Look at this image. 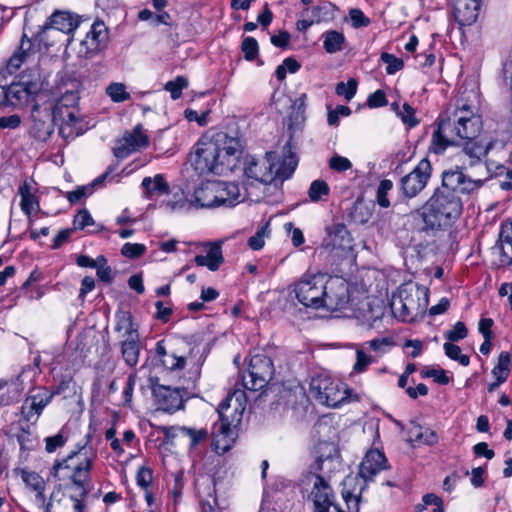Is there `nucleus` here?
Returning a JSON list of instances; mask_svg holds the SVG:
<instances>
[{"instance_id": "obj_1", "label": "nucleus", "mask_w": 512, "mask_h": 512, "mask_svg": "<svg viewBox=\"0 0 512 512\" xmlns=\"http://www.w3.org/2000/svg\"><path fill=\"white\" fill-rule=\"evenodd\" d=\"M86 443L71 451L61 460H56L50 474L58 481H70L68 485L54 488L46 512H87L86 499L92 489L91 473L98 458L97 450Z\"/></svg>"}, {"instance_id": "obj_2", "label": "nucleus", "mask_w": 512, "mask_h": 512, "mask_svg": "<svg viewBox=\"0 0 512 512\" xmlns=\"http://www.w3.org/2000/svg\"><path fill=\"white\" fill-rule=\"evenodd\" d=\"M241 153V143L225 132L202 136L195 145L192 165L199 174L231 172Z\"/></svg>"}, {"instance_id": "obj_3", "label": "nucleus", "mask_w": 512, "mask_h": 512, "mask_svg": "<svg viewBox=\"0 0 512 512\" xmlns=\"http://www.w3.org/2000/svg\"><path fill=\"white\" fill-rule=\"evenodd\" d=\"M482 127L481 116L475 114L468 105L457 108L450 115H440L437 129L432 134L429 151L443 154L449 146L479 137Z\"/></svg>"}, {"instance_id": "obj_4", "label": "nucleus", "mask_w": 512, "mask_h": 512, "mask_svg": "<svg viewBox=\"0 0 512 512\" xmlns=\"http://www.w3.org/2000/svg\"><path fill=\"white\" fill-rule=\"evenodd\" d=\"M462 212V198L440 186L434 190L422 208L414 212V215L421 220L419 230L430 232L452 226Z\"/></svg>"}, {"instance_id": "obj_5", "label": "nucleus", "mask_w": 512, "mask_h": 512, "mask_svg": "<svg viewBox=\"0 0 512 512\" xmlns=\"http://www.w3.org/2000/svg\"><path fill=\"white\" fill-rule=\"evenodd\" d=\"M246 394L244 390L235 389L222 400L217 408L219 423L214 426L212 447L218 455L229 451L236 439L233 430L235 423L241 421L245 410Z\"/></svg>"}, {"instance_id": "obj_6", "label": "nucleus", "mask_w": 512, "mask_h": 512, "mask_svg": "<svg viewBox=\"0 0 512 512\" xmlns=\"http://www.w3.org/2000/svg\"><path fill=\"white\" fill-rule=\"evenodd\" d=\"M428 305V289L413 282L402 284L391 297L390 307L395 318L413 322L422 317Z\"/></svg>"}, {"instance_id": "obj_7", "label": "nucleus", "mask_w": 512, "mask_h": 512, "mask_svg": "<svg viewBox=\"0 0 512 512\" xmlns=\"http://www.w3.org/2000/svg\"><path fill=\"white\" fill-rule=\"evenodd\" d=\"M326 277L323 274L304 275L294 284L293 292L297 300L305 307L323 308Z\"/></svg>"}, {"instance_id": "obj_8", "label": "nucleus", "mask_w": 512, "mask_h": 512, "mask_svg": "<svg viewBox=\"0 0 512 512\" xmlns=\"http://www.w3.org/2000/svg\"><path fill=\"white\" fill-rule=\"evenodd\" d=\"M274 375V365L271 358L263 354L251 356L248 370L242 376L245 389L258 391L264 388Z\"/></svg>"}, {"instance_id": "obj_9", "label": "nucleus", "mask_w": 512, "mask_h": 512, "mask_svg": "<svg viewBox=\"0 0 512 512\" xmlns=\"http://www.w3.org/2000/svg\"><path fill=\"white\" fill-rule=\"evenodd\" d=\"M441 187L458 196H472L484 185V180L473 179L465 173V167L455 166L442 172Z\"/></svg>"}, {"instance_id": "obj_10", "label": "nucleus", "mask_w": 512, "mask_h": 512, "mask_svg": "<svg viewBox=\"0 0 512 512\" xmlns=\"http://www.w3.org/2000/svg\"><path fill=\"white\" fill-rule=\"evenodd\" d=\"M309 390L315 400L329 407H338L347 399V390L329 377H313Z\"/></svg>"}, {"instance_id": "obj_11", "label": "nucleus", "mask_w": 512, "mask_h": 512, "mask_svg": "<svg viewBox=\"0 0 512 512\" xmlns=\"http://www.w3.org/2000/svg\"><path fill=\"white\" fill-rule=\"evenodd\" d=\"M329 458V455L324 457L323 455L317 456L315 463L311 466L310 475L314 477L313 489L311 491V497L314 503L315 512H329L330 507L336 506L332 502L333 491L328 482L317 472L322 470L323 462Z\"/></svg>"}, {"instance_id": "obj_12", "label": "nucleus", "mask_w": 512, "mask_h": 512, "mask_svg": "<svg viewBox=\"0 0 512 512\" xmlns=\"http://www.w3.org/2000/svg\"><path fill=\"white\" fill-rule=\"evenodd\" d=\"M215 184L214 181H206L201 183L193 193L190 200H187L181 196L176 201H167L166 206L171 210L184 209L186 206L193 208H215L217 207L216 195H215Z\"/></svg>"}, {"instance_id": "obj_13", "label": "nucleus", "mask_w": 512, "mask_h": 512, "mask_svg": "<svg viewBox=\"0 0 512 512\" xmlns=\"http://www.w3.org/2000/svg\"><path fill=\"white\" fill-rule=\"evenodd\" d=\"M276 153L266 152L263 158L248 155L244 160V175L260 183L269 184L274 181L273 169L276 166Z\"/></svg>"}, {"instance_id": "obj_14", "label": "nucleus", "mask_w": 512, "mask_h": 512, "mask_svg": "<svg viewBox=\"0 0 512 512\" xmlns=\"http://www.w3.org/2000/svg\"><path fill=\"white\" fill-rule=\"evenodd\" d=\"M351 306L348 284L341 278L326 279L325 296H323V308L335 311H346Z\"/></svg>"}, {"instance_id": "obj_15", "label": "nucleus", "mask_w": 512, "mask_h": 512, "mask_svg": "<svg viewBox=\"0 0 512 512\" xmlns=\"http://www.w3.org/2000/svg\"><path fill=\"white\" fill-rule=\"evenodd\" d=\"M432 172V166L428 159H422L416 167L401 178L402 193L407 198L416 197L427 185Z\"/></svg>"}, {"instance_id": "obj_16", "label": "nucleus", "mask_w": 512, "mask_h": 512, "mask_svg": "<svg viewBox=\"0 0 512 512\" xmlns=\"http://www.w3.org/2000/svg\"><path fill=\"white\" fill-rule=\"evenodd\" d=\"M107 27L103 22L92 24L84 40L78 49V56L91 59L101 52L107 45Z\"/></svg>"}, {"instance_id": "obj_17", "label": "nucleus", "mask_w": 512, "mask_h": 512, "mask_svg": "<svg viewBox=\"0 0 512 512\" xmlns=\"http://www.w3.org/2000/svg\"><path fill=\"white\" fill-rule=\"evenodd\" d=\"M149 145V137L143 130L141 124L136 125L132 131L126 132L118 141V146L114 148V156L124 159L130 154L146 148Z\"/></svg>"}, {"instance_id": "obj_18", "label": "nucleus", "mask_w": 512, "mask_h": 512, "mask_svg": "<svg viewBox=\"0 0 512 512\" xmlns=\"http://www.w3.org/2000/svg\"><path fill=\"white\" fill-rule=\"evenodd\" d=\"M353 239L346 225L333 221L326 227V236L322 241V248L329 252L335 250H349L352 248Z\"/></svg>"}, {"instance_id": "obj_19", "label": "nucleus", "mask_w": 512, "mask_h": 512, "mask_svg": "<svg viewBox=\"0 0 512 512\" xmlns=\"http://www.w3.org/2000/svg\"><path fill=\"white\" fill-rule=\"evenodd\" d=\"M152 391L159 410L172 413L183 407V397L179 389L156 384Z\"/></svg>"}, {"instance_id": "obj_20", "label": "nucleus", "mask_w": 512, "mask_h": 512, "mask_svg": "<svg viewBox=\"0 0 512 512\" xmlns=\"http://www.w3.org/2000/svg\"><path fill=\"white\" fill-rule=\"evenodd\" d=\"M387 468L385 454L378 449H371L366 453L360 464L359 475L365 481H371L380 471Z\"/></svg>"}, {"instance_id": "obj_21", "label": "nucleus", "mask_w": 512, "mask_h": 512, "mask_svg": "<svg viewBox=\"0 0 512 512\" xmlns=\"http://www.w3.org/2000/svg\"><path fill=\"white\" fill-rule=\"evenodd\" d=\"M482 0H455L454 17L460 26L474 24L479 16Z\"/></svg>"}, {"instance_id": "obj_22", "label": "nucleus", "mask_w": 512, "mask_h": 512, "mask_svg": "<svg viewBox=\"0 0 512 512\" xmlns=\"http://www.w3.org/2000/svg\"><path fill=\"white\" fill-rule=\"evenodd\" d=\"M163 433L167 438L181 437L188 439L189 449H195L208 439L209 433L205 428L196 429L186 426L164 427Z\"/></svg>"}, {"instance_id": "obj_23", "label": "nucleus", "mask_w": 512, "mask_h": 512, "mask_svg": "<svg viewBox=\"0 0 512 512\" xmlns=\"http://www.w3.org/2000/svg\"><path fill=\"white\" fill-rule=\"evenodd\" d=\"M217 207H233L240 203L241 193L235 182L214 181Z\"/></svg>"}, {"instance_id": "obj_24", "label": "nucleus", "mask_w": 512, "mask_h": 512, "mask_svg": "<svg viewBox=\"0 0 512 512\" xmlns=\"http://www.w3.org/2000/svg\"><path fill=\"white\" fill-rule=\"evenodd\" d=\"M275 162L276 166L273 169L274 180L278 179L284 181L293 175L298 164V159L295 153L291 151L289 142L284 146L282 158L278 159V156L276 155Z\"/></svg>"}, {"instance_id": "obj_25", "label": "nucleus", "mask_w": 512, "mask_h": 512, "mask_svg": "<svg viewBox=\"0 0 512 512\" xmlns=\"http://www.w3.org/2000/svg\"><path fill=\"white\" fill-rule=\"evenodd\" d=\"M155 351L159 361L167 370L177 371L185 367L186 358L183 355H179L178 352L171 347L167 349L164 340H160L156 343Z\"/></svg>"}, {"instance_id": "obj_26", "label": "nucleus", "mask_w": 512, "mask_h": 512, "mask_svg": "<svg viewBox=\"0 0 512 512\" xmlns=\"http://www.w3.org/2000/svg\"><path fill=\"white\" fill-rule=\"evenodd\" d=\"M493 146L494 140L479 139V137H477L472 140H465L463 151L470 157V165L474 166L481 162L482 158L489 153Z\"/></svg>"}, {"instance_id": "obj_27", "label": "nucleus", "mask_w": 512, "mask_h": 512, "mask_svg": "<svg viewBox=\"0 0 512 512\" xmlns=\"http://www.w3.org/2000/svg\"><path fill=\"white\" fill-rule=\"evenodd\" d=\"M13 473L17 476H20L26 487L36 493V498L38 501H45L44 492L46 483L42 476L25 468H14Z\"/></svg>"}, {"instance_id": "obj_28", "label": "nucleus", "mask_w": 512, "mask_h": 512, "mask_svg": "<svg viewBox=\"0 0 512 512\" xmlns=\"http://www.w3.org/2000/svg\"><path fill=\"white\" fill-rule=\"evenodd\" d=\"M35 54L34 44L26 34H23L18 49L9 58L7 69L10 73L15 72L20 66Z\"/></svg>"}, {"instance_id": "obj_29", "label": "nucleus", "mask_w": 512, "mask_h": 512, "mask_svg": "<svg viewBox=\"0 0 512 512\" xmlns=\"http://www.w3.org/2000/svg\"><path fill=\"white\" fill-rule=\"evenodd\" d=\"M8 105L23 106L29 103L30 99L36 94L30 92L21 82H13L6 86Z\"/></svg>"}, {"instance_id": "obj_30", "label": "nucleus", "mask_w": 512, "mask_h": 512, "mask_svg": "<svg viewBox=\"0 0 512 512\" xmlns=\"http://www.w3.org/2000/svg\"><path fill=\"white\" fill-rule=\"evenodd\" d=\"M120 351L125 364L129 367H135L140 357V336L123 339L120 342Z\"/></svg>"}, {"instance_id": "obj_31", "label": "nucleus", "mask_w": 512, "mask_h": 512, "mask_svg": "<svg viewBox=\"0 0 512 512\" xmlns=\"http://www.w3.org/2000/svg\"><path fill=\"white\" fill-rule=\"evenodd\" d=\"M78 84L72 83L71 89H66L65 91L61 92L60 97L58 98L55 107H54V113L58 115L63 114V109H74L77 107L79 102V92H78Z\"/></svg>"}, {"instance_id": "obj_32", "label": "nucleus", "mask_w": 512, "mask_h": 512, "mask_svg": "<svg viewBox=\"0 0 512 512\" xmlns=\"http://www.w3.org/2000/svg\"><path fill=\"white\" fill-rule=\"evenodd\" d=\"M31 189V185L26 181L18 189V194L21 197L20 207L27 218H30L33 210H40L38 198L32 193Z\"/></svg>"}, {"instance_id": "obj_33", "label": "nucleus", "mask_w": 512, "mask_h": 512, "mask_svg": "<svg viewBox=\"0 0 512 512\" xmlns=\"http://www.w3.org/2000/svg\"><path fill=\"white\" fill-rule=\"evenodd\" d=\"M116 332H123L124 339L139 337L138 328L133 322V317L130 312L122 311L116 314Z\"/></svg>"}, {"instance_id": "obj_34", "label": "nucleus", "mask_w": 512, "mask_h": 512, "mask_svg": "<svg viewBox=\"0 0 512 512\" xmlns=\"http://www.w3.org/2000/svg\"><path fill=\"white\" fill-rule=\"evenodd\" d=\"M63 119V124L60 127V134L64 138H74L82 133L81 130L73 131L76 125L79 123V113L77 107L74 109L63 110V114L60 115Z\"/></svg>"}, {"instance_id": "obj_35", "label": "nucleus", "mask_w": 512, "mask_h": 512, "mask_svg": "<svg viewBox=\"0 0 512 512\" xmlns=\"http://www.w3.org/2000/svg\"><path fill=\"white\" fill-rule=\"evenodd\" d=\"M18 82H21L22 85H25L28 90H30V92L37 95L43 86V78L40 73V68L38 66H34L24 70L19 75Z\"/></svg>"}, {"instance_id": "obj_36", "label": "nucleus", "mask_w": 512, "mask_h": 512, "mask_svg": "<svg viewBox=\"0 0 512 512\" xmlns=\"http://www.w3.org/2000/svg\"><path fill=\"white\" fill-rule=\"evenodd\" d=\"M196 265L206 266L211 271H216L223 262L221 247L213 245L207 251V255H196L194 259Z\"/></svg>"}, {"instance_id": "obj_37", "label": "nucleus", "mask_w": 512, "mask_h": 512, "mask_svg": "<svg viewBox=\"0 0 512 512\" xmlns=\"http://www.w3.org/2000/svg\"><path fill=\"white\" fill-rule=\"evenodd\" d=\"M141 185L145 189L146 198H151L155 193L162 195L169 192V185L161 174L155 175L154 178L145 177Z\"/></svg>"}, {"instance_id": "obj_38", "label": "nucleus", "mask_w": 512, "mask_h": 512, "mask_svg": "<svg viewBox=\"0 0 512 512\" xmlns=\"http://www.w3.org/2000/svg\"><path fill=\"white\" fill-rule=\"evenodd\" d=\"M50 25L51 28L64 33H70L76 28L71 15L66 12L53 13L50 17Z\"/></svg>"}, {"instance_id": "obj_39", "label": "nucleus", "mask_w": 512, "mask_h": 512, "mask_svg": "<svg viewBox=\"0 0 512 512\" xmlns=\"http://www.w3.org/2000/svg\"><path fill=\"white\" fill-rule=\"evenodd\" d=\"M330 194V187L324 180H314L308 189V197L312 202H319Z\"/></svg>"}, {"instance_id": "obj_40", "label": "nucleus", "mask_w": 512, "mask_h": 512, "mask_svg": "<svg viewBox=\"0 0 512 512\" xmlns=\"http://www.w3.org/2000/svg\"><path fill=\"white\" fill-rule=\"evenodd\" d=\"M106 94L115 103H121L131 98L130 93L126 90L125 84L120 82L110 83L106 87Z\"/></svg>"}, {"instance_id": "obj_41", "label": "nucleus", "mask_w": 512, "mask_h": 512, "mask_svg": "<svg viewBox=\"0 0 512 512\" xmlns=\"http://www.w3.org/2000/svg\"><path fill=\"white\" fill-rule=\"evenodd\" d=\"M345 37L342 33L332 30L325 34L324 49L328 53H335L342 49Z\"/></svg>"}, {"instance_id": "obj_42", "label": "nucleus", "mask_w": 512, "mask_h": 512, "mask_svg": "<svg viewBox=\"0 0 512 512\" xmlns=\"http://www.w3.org/2000/svg\"><path fill=\"white\" fill-rule=\"evenodd\" d=\"M393 189V182L389 179L381 180L376 191V202L382 208L390 207L388 193Z\"/></svg>"}, {"instance_id": "obj_43", "label": "nucleus", "mask_w": 512, "mask_h": 512, "mask_svg": "<svg viewBox=\"0 0 512 512\" xmlns=\"http://www.w3.org/2000/svg\"><path fill=\"white\" fill-rule=\"evenodd\" d=\"M447 357L454 361H458L462 366H468L470 358L468 355L462 354L461 348L451 342H446L443 345Z\"/></svg>"}, {"instance_id": "obj_44", "label": "nucleus", "mask_w": 512, "mask_h": 512, "mask_svg": "<svg viewBox=\"0 0 512 512\" xmlns=\"http://www.w3.org/2000/svg\"><path fill=\"white\" fill-rule=\"evenodd\" d=\"M269 235L270 228L269 224L266 223L257 230L255 235L248 239V246L255 251L262 249L265 244V238L269 237Z\"/></svg>"}, {"instance_id": "obj_45", "label": "nucleus", "mask_w": 512, "mask_h": 512, "mask_svg": "<svg viewBox=\"0 0 512 512\" xmlns=\"http://www.w3.org/2000/svg\"><path fill=\"white\" fill-rule=\"evenodd\" d=\"M380 60L387 65L386 73L389 75L395 74L404 67V62L402 59L387 52L381 53Z\"/></svg>"}, {"instance_id": "obj_46", "label": "nucleus", "mask_w": 512, "mask_h": 512, "mask_svg": "<svg viewBox=\"0 0 512 512\" xmlns=\"http://www.w3.org/2000/svg\"><path fill=\"white\" fill-rule=\"evenodd\" d=\"M494 250L498 254L500 266H509L512 264V244L496 242Z\"/></svg>"}, {"instance_id": "obj_47", "label": "nucleus", "mask_w": 512, "mask_h": 512, "mask_svg": "<svg viewBox=\"0 0 512 512\" xmlns=\"http://www.w3.org/2000/svg\"><path fill=\"white\" fill-rule=\"evenodd\" d=\"M187 86V79L182 76H178L175 80L169 81L165 84V90L170 92L173 100H177L181 97L182 90L187 88Z\"/></svg>"}, {"instance_id": "obj_48", "label": "nucleus", "mask_w": 512, "mask_h": 512, "mask_svg": "<svg viewBox=\"0 0 512 512\" xmlns=\"http://www.w3.org/2000/svg\"><path fill=\"white\" fill-rule=\"evenodd\" d=\"M335 91L337 95L343 96L347 101H350L356 94L357 81L351 78L346 83L339 82L336 85Z\"/></svg>"}, {"instance_id": "obj_49", "label": "nucleus", "mask_w": 512, "mask_h": 512, "mask_svg": "<svg viewBox=\"0 0 512 512\" xmlns=\"http://www.w3.org/2000/svg\"><path fill=\"white\" fill-rule=\"evenodd\" d=\"M241 50L248 61H253L259 52L258 42L253 37H245L241 44Z\"/></svg>"}, {"instance_id": "obj_50", "label": "nucleus", "mask_w": 512, "mask_h": 512, "mask_svg": "<svg viewBox=\"0 0 512 512\" xmlns=\"http://www.w3.org/2000/svg\"><path fill=\"white\" fill-rule=\"evenodd\" d=\"M421 377L433 378L434 381L440 385H447L450 382V378L443 369L425 368L421 371Z\"/></svg>"}, {"instance_id": "obj_51", "label": "nucleus", "mask_w": 512, "mask_h": 512, "mask_svg": "<svg viewBox=\"0 0 512 512\" xmlns=\"http://www.w3.org/2000/svg\"><path fill=\"white\" fill-rule=\"evenodd\" d=\"M146 252V246L139 243H125L121 248V254L127 258L135 259Z\"/></svg>"}, {"instance_id": "obj_52", "label": "nucleus", "mask_w": 512, "mask_h": 512, "mask_svg": "<svg viewBox=\"0 0 512 512\" xmlns=\"http://www.w3.org/2000/svg\"><path fill=\"white\" fill-rule=\"evenodd\" d=\"M468 335V329L466 325L458 321L453 328L445 333V338L450 342H456L466 338Z\"/></svg>"}, {"instance_id": "obj_53", "label": "nucleus", "mask_w": 512, "mask_h": 512, "mask_svg": "<svg viewBox=\"0 0 512 512\" xmlns=\"http://www.w3.org/2000/svg\"><path fill=\"white\" fill-rule=\"evenodd\" d=\"M94 220L87 209H81L73 219L74 230H83L84 228L93 225Z\"/></svg>"}, {"instance_id": "obj_54", "label": "nucleus", "mask_w": 512, "mask_h": 512, "mask_svg": "<svg viewBox=\"0 0 512 512\" xmlns=\"http://www.w3.org/2000/svg\"><path fill=\"white\" fill-rule=\"evenodd\" d=\"M351 114V109L345 105H338L334 110H329L327 122L330 126H338L340 116L347 117Z\"/></svg>"}, {"instance_id": "obj_55", "label": "nucleus", "mask_w": 512, "mask_h": 512, "mask_svg": "<svg viewBox=\"0 0 512 512\" xmlns=\"http://www.w3.org/2000/svg\"><path fill=\"white\" fill-rule=\"evenodd\" d=\"M402 122L413 128L418 125L419 121L415 116V109L408 103H404L401 108V112L398 115Z\"/></svg>"}, {"instance_id": "obj_56", "label": "nucleus", "mask_w": 512, "mask_h": 512, "mask_svg": "<svg viewBox=\"0 0 512 512\" xmlns=\"http://www.w3.org/2000/svg\"><path fill=\"white\" fill-rule=\"evenodd\" d=\"M373 362V358L367 355L363 349L356 350V362L353 366V371L356 373L364 372L368 366Z\"/></svg>"}, {"instance_id": "obj_57", "label": "nucleus", "mask_w": 512, "mask_h": 512, "mask_svg": "<svg viewBox=\"0 0 512 512\" xmlns=\"http://www.w3.org/2000/svg\"><path fill=\"white\" fill-rule=\"evenodd\" d=\"M349 17L354 28L367 27L370 25V19L358 8L349 10Z\"/></svg>"}, {"instance_id": "obj_58", "label": "nucleus", "mask_w": 512, "mask_h": 512, "mask_svg": "<svg viewBox=\"0 0 512 512\" xmlns=\"http://www.w3.org/2000/svg\"><path fill=\"white\" fill-rule=\"evenodd\" d=\"M329 167L336 172H344L352 168V163L346 157L334 155L329 160Z\"/></svg>"}, {"instance_id": "obj_59", "label": "nucleus", "mask_w": 512, "mask_h": 512, "mask_svg": "<svg viewBox=\"0 0 512 512\" xmlns=\"http://www.w3.org/2000/svg\"><path fill=\"white\" fill-rule=\"evenodd\" d=\"M92 194V186H81L77 189L67 192L65 194V197L71 204H76L79 202L82 198L87 197Z\"/></svg>"}, {"instance_id": "obj_60", "label": "nucleus", "mask_w": 512, "mask_h": 512, "mask_svg": "<svg viewBox=\"0 0 512 512\" xmlns=\"http://www.w3.org/2000/svg\"><path fill=\"white\" fill-rule=\"evenodd\" d=\"M496 242L512 244V220L506 219L501 222Z\"/></svg>"}, {"instance_id": "obj_61", "label": "nucleus", "mask_w": 512, "mask_h": 512, "mask_svg": "<svg viewBox=\"0 0 512 512\" xmlns=\"http://www.w3.org/2000/svg\"><path fill=\"white\" fill-rule=\"evenodd\" d=\"M52 399V394L49 395H34L31 398L30 409L35 412V414L40 415L42 410L49 404Z\"/></svg>"}, {"instance_id": "obj_62", "label": "nucleus", "mask_w": 512, "mask_h": 512, "mask_svg": "<svg viewBox=\"0 0 512 512\" xmlns=\"http://www.w3.org/2000/svg\"><path fill=\"white\" fill-rule=\"evenodd\" d=\"M67 438L63 436L62 433H57L56 435L47 437L45 439L46 446L45 449L48 453H53L58 448L65 445Z\"/></svg>"}, {"instance_id": "obj_63", "label": "nucleus", "mask_w": 512, "mask_h": 512, "mask_svg": "<svg viewBox=\"0 0 512 512\" xmlns=\"http://www.w3.org/2000/svg\"><path fill=\"white\" fill-rule=\"evenodd\" d=\"M152 480L153 475L151 469L144 466L140 467L136 475L137 484L141 488L147 489L152 483Z\"/></svg>"}, {"instance_id": "obj_64", "label": "nucleus", "mask_w": 512, "mask_h": 512, "mask_svg": "<svg viewBox=\"0 0 512 512\" xmlns=\"http://www.w3.org/2000/svg\"><path fill=\"white\" fill-rule=\"evenodd\" d=\"M387 103L386 95L382 90H376L374 93L370 94L367 99V104L371 108L384 107Z\"/></svg>"}]
</instances>
